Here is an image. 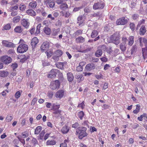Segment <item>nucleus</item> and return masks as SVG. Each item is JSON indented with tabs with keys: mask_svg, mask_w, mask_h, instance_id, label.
I'll return each mask as SVG.
<instances>
[{
	"mask_svg": "<svg viewBox=\"0 0 147 147\" xmlns=\"http://www.w3.org/2000/svg\"><path fill=\"white\" fill-rule=\"evenodd\" d=\"M87 129L84 127H79L76 130V133L79 134V138L82 139L83 138L87 135L86 131Z\"/></svg>",
	"mask_w": 147,
	"mask_h": 147,
	"instance_id": "f257e3e1",
	"label": "nucleus"
},
{
	"mask_svg": "<svg viewBox=\"0 0 147 147\" xmlns=\"http://www.w3.org/2000/svg\"><path fill=\"white\" fill-rule=\"evenodd\" d=\"M111 40L116 45H118L120 43V36L118 33H116L112 35L111 37Z\"/></svg>",
	"mask_w": 147,
	"mask_h": 147,
	"instance_id": "f03ea898",
	"label": "nucleus"
},
{
	"mask_svg": "<svg viewBox=\"0 0 147 147\" xmlns=\"http://www.w3.org/2000/svg\"><path fill=\"white\" fill-rule=\"evenodd\" d=\"M27 45L25 44H21L18 47L17 50L18 52L22 53L26 52L28 49Z\"/></svg>",
	"mask_w": 147,
	"mask_h": 147,
	"instance_id": "7ed1b4c3",
	"label": "nucleus"
},
{
	"mask_svg": "<svg viewBox=\"0 0 147 147\" xmlns=\"http://www.w3.org/2000/svg\"><path fill=\"white\" fill-rule=\"evenodd\" d=\"M104 3L102 1H100L95 3L93 6V8L94 9H102L104 7Z\"/></svg>",
	"mask_w": 147,
	"mask_h": 147,
	"instance_id": "20e7f679",
	"label": "nucleus"
},
{
	"mask_svg": "<svg viewBox=\"0 0 147 147\" xmlns=\"http://www.w3.org/2000/svg\"><path fill=\"white\" fill-rule=\"evenodd\" d=\"M41 27V24H39L36 27V30L35 32V28H32L30 30V32L31 34H34L35 36H36L40 33V28Z\"/></svg>",
	"mask_w": 147,
	"mask_h": 147,
	"instance_id": "39448f33",
	"label": "nucleus"
},
{
	"mask_svg": "<svg viewBox=\"0 0 147 147\" xmlns=\"http://www.w3.org/2000/svg\"><path fill=\"white\" fill-rule=\"evenodd\" d=\"M60 84V82L58 80H56L52 82L51 85L50 87L53 90H55L56 89H58L59 87Z\"/></svg>",
	"mask_w": 147,
	"mask_h": 147,
	"instance_id": "423d86ee",
	"label": "nucleus"
},
{
	"mask_svg": "<svg viewBox=\"0 0 147 147\" xmlns=\"http://www.w3.org/2000/svg\"><path fill=\"white\" fill-rule=\"evenodd\" d=\"M1 61L5 64H9L12 61V59L10 57L5 55L2 57L1 59Z\"/></svg>",
	"mask_w": 147,
	"mask_h": 147,
	"instance_id": "0eeeda50",
	"label": "nucleus"
},
{
	"mask_svg": "<svg viewBox=\"0 0 147 147\" xmlns=\"http://www.w3.org/2000/svg\"><path fill=\"white\" fill-rule=\"evenodd\" d=\"M128 22V20L124 17H123L118 19L116 22V24L117 25H124Z\"/></svg>",
	"mask_w": 147,
	"mask_h": 147,
	"instance_id": "6e6552de",
	"label": "nucleus"
},
{
	"mask_svg": "<svg viewBox=\"0 0 147 147\" xmlns=\"http://www.w3.org/2000/svg\"><path fill=\"white\" fill-rule=\"evenodd\" d=\"M2 44L4 46L8 48H13L16 46L12 42L5 40L2 41Z\"/></svg>",
	"mask_w": 147,
	"mask_h": 147,
	"instance_id": "1a4fd4ad",
	"label": "nucleus"
},
{
	"mask_svg": "<svg viewBox=\"0 0 147 147\" xmlns=\"http://www.w3.org/2000/svg\"><path fill=\"white\" fill-rule=\"evenodd\" d=\"M137 41L139 42L140 46L141 47L143 45V43L145 44V46L146 45H147V40L145 38H143L141 37H140L137 40Z\"/></svg>",
	"mask_w": 147,
	"mask_h": 147,
	"instance_id": "9d476101",
	"label": "nucleus"
},
{
	"mask_svg": "<svg viewBox=\"0 0 147 147\" xmlns=\"http://www.w3.org/2000/svg\"><path fill=\"white\" fill-rule=\"evenodd\" d=\"M58 71V70L57 69H52L49 72V74L48 75V77L51 78L55 77Z\"/></svg>",
	"mask_w": 147,
	"mask_h": 147,
	"instance_id": "9b49d317",
	"label": "nucleus"
},
{
	"mask_svg": "<svg viewBox=\"0 0 147 147\" xmlns=\"http://www.w3.org/2000/svg\"><path fill=\"white\" fill-rule=\"evenodd\" d=\"M49 47V43L48 42H44L40 47V49L42 51H44L48 50Z\"/></svg>",
	"mask_w": 147,
	"mask_h": 147,
	"instance_id": "f8f14e48",
	"label": "nucleus"
},
{
	"mask_svg": "<svg viewBox=\"0 0 147 147\" xmlns=\"http://www.w3.org/2000/svg\"><path fill=\"white\" fill-rule=\"evenodd\" d=\"M64 94V90H59L56 93L55 96L56 98H61L63 96Z\"/></svg>",
	"mask_w": 147,
	"mask_h": 147,
	"instance_id": "ddd939ff",
	"label": "nucleus"
},
{
	"mask_svg": "<svg viewBox=\"0 0 147 147\" xmlns=\"http://www.w3.org/2000/svg\"><path fill=\"white\" fill-rule=\"evenodd\" d=\"M21 24L23 26L26 28H28L29 25V22H28V20L24 19L22 20Z\"/></svg>",
	"mask_w": 147,
	"mask_h": 147,
	"instance_id": "4468645a",
	"label": "nucleus"
},
{
	"mask_svg": "<svg viewBox=\"0 0 147 147\" xmlns=\"http://www.w3.org/2000/svg\"><path fill=\"white\" fill-rule=\"evenodd\" d=\"M85 68L87 70L90 71L95 69V66L93 63H89L86 65Z\"/></svg>",
	"mask_w": 147,
	"mask_h": 147,
	"instance_id": "2eb2a0df",
	"label": "nucleus"
},
{
	"mask_svg": "<svg viewBox=\"0 0 147 147\" xmlns=\"http://www.w3.org/2000/svg\"><path fill=\"white\" fill-rule=\"evenodd\" d=\"M37 6V2L34 1H33L29 3V7L32 9H35Z\"/></svg>",
	"mask_w": 147,
	"mask_h": 147,
	"instance_id": "dca6fc26",
	"label": "nucleus"
},
{
	"mask_svg": "<svg viewBox=\"0 0 147 147\" xmlns=\"http://www.w3.org/2000/svg\"><path fill=\"white\" fill-rule=\"evenodd\" d=\"M26 13L29 15L32 16H36V13L32 9H29L26 11Z\"/></svg>",
	"mask_w": 147,
	"mask_h": 147,
	"instance_id": "f3484780",
	"label": "nucleus"
},
{
	"mask_svg": "<svg viewBox=\"0 0 147 147\" xmlns=\"http://www.w3.org/2000/svg\"><path fill=\"white\" fill-rule=\"evenodd\" d=\"M67 77L68 80L69 82H72L74 78V76L71 72H68L67 73Z\"/></svg>",
	"mask_w": 147,
	"mask_h": 147,
	"instance_id": "a211bd4d",
	"label": "nucleus"
},
{
	"mask_svg": "<svg viewBox=\"0 0 147 147\" xmlns=\"http://www.w3.org/2000/svg\"><path fill=\"white\" fill-rule=\"evenodd\" d=\"M59 8L61 10H65L68 7V6L65 2H63L59 6Z\"/></svg>",
	"mask_w": 147,
	"mask_h": 147,
	"instance_id": "6ab92c4d",
	"label": "nucleus"
},
{
	"mask_svg": "<svg viewBox=\"0 0 147 147\" xmlns=\"http://www.w3.org/2000/svg\"><path fill=\"white\" fill-rule=\"evenodd\" d=\"M38 42V40L37 37H34L32 40L31 44L32 47H34Z\"/></svg>",
	"mask_w": 147,
	"mask_h": 147,
	"instance_id": "aec40b11",
	"label": "nucleus"
},
{
	"mask_svg": "<svg viewBox=\"0 0 147 147\" xmlns=\"http://www.w3.org/2000/svg\"><path fill=\"white\" fill-rule=\"evenodd\" d=\"M134 37L133 36H130L128 39V45L129 46H131L133 44L134 41Z\"/></svg>",
	"mask_w": 147,
	"mask_h": 147,
	"instance_id": "412c9836",
	"label": "nucleus"
},
{
	"mask_svg": "<svg viewBox=\"0 0 147 147\" xmlns=\"http://www.w3.org/2000/svg\"><path fill=\"white\" fill-rule=\"evenodd\" d=\"M76 42L77 43H83L85 41V39L82 36H79L76 39Z\"/></svg>",
	"mask_w": 147,
	"mask_h": 147,
	"instance_id": "4be33fe9",
	"label": "nucleus"
},
{
	"mask_svg": "<svg viewBox=\"0 0 147 147\" xmlns=\"http://www.w3.org/2000/svg\"><path fill=\"white\" fill-rule=\"evenodd\" d=\"M82 33V31L81 30H78L76 31V32L73 34L72 37L73 38L75 37L76 36H78Z\"/></svg>",
	"mask_w": 147,
	"mask_h": 147,
	"instance_id": "5701e85b",
	"label": "nucleus"
},
{
	"mask_svg": "<svg viewBox=\"0 0 147 147\" xmlns=\"http://www.w3.org/2000/svg\"><path fill=\"white\" fill-rule=\"evenodd\" d=\"M69 128L67 126L65 125L61 129V132L64 134L67 133L69 130Z\"/></svg>",
	"mask_w": 147,
	"mask_h": 147,
	"instance_id": "b1692460",
	"label": "nucleus"
},
{
	"mask_svg": "<svg viewBox=\"0 0 147 147\" xmlns=\"http://www.w3.org/2000/svg\"><path fill=\"white\" fill-rule=\"evenodd\" d=\"M140 34L141 35H143L146 31V28L144 26H142L140 30Z\"/></svg>",
	"mask_w": 147,
	"mask_h": 147,
	"instance_id": "393cba45",
	"label": "nucleus"
},
{
	"mask_svg": "<svg viewBox=\"0 0 147 147\" xmlns=\"http://www.w3.org/2000/svg\"><path fill=\"white\" fill-rule=\"evenodd\" d=\"M77 20L78 22L77 23L78 24V26H79L82 24L83 22H82V21H83L84 20V19L83 18V17H82L81 16H79L77 18Z\"/></svg>",
	"mask_w": 147,
	"mask_h": 147,
	"instance_id": "a878e982",
	"label": "nucleus"
},
{
	"mask_svg": "<svg viewBox=\"0 0 147 147\" xmlns=\"http://www.w3.org/2000/svg\"><path fill=\"white\" fill-rule=\"evenodd\" d=\"M44 32L47 35H49L51 33V29L48 27H45L43 29Z\"/></svg>",
	"mask_w": 147,
	"mask_h": 147,
	"instance_id": "bb28decb",
	"label": "nucleus"
},
{
	"mask_svg": "<svg viewBox=\"0 0 147 147\" xmlns=\"http://www.w3.org/2000/svg\"><path fill=\"white\" fill-rule=\"evenodd\" d=\"M120 48L122 51L124 52L126 50V45L123 43H121L120 44Z\"/></svg>",
	"mask_w": 147,
	"mask_h": 147,
	"instance_id": "cd10ccee",
	"label": "nucleus"
},
{
	"mask_svg": "<svg viewBox=\"0 0 147 147\" xmlns=\"http://www.w3.org/2000/svg\"><path fill=\"white\" fill-rule=\"evenodd\" d=\"M102 52L101 51L97 48V50L95 52V55L96 57H100L101 56Z\"/></svg>",
	"mask_w": 147,
	"mask_h": 147,
	"instance_id": "c85d7f7f",
	"label": "nucleus"
},
{
	"mask_svg": "<svg viewBox=\"0 0 147 147\" xmlns=\"http://www.w3.org/2000/svg\"><path fill=\"white\" fill-rule=\"evenodd\" d=\"M45 53L47 55V58H49L52 55L53 51H52V50H47L45 52Z\"/></svg>",
	"mask_w": 147,
	"mask_h": 147,
	"instance_id": "c756f323",
	"label": "nucleus"
},
{
	"mask_svg": "<svg viewBox=\"0 0 147 147\" xmlns=\"http://www.w3.org/2000/svg\"><path fill=\"white\" fill-rule=\"evenodd\" d=\"M29 58V57L27 55H24L21 57V61L22 62H24L25 61Z\"/></svg>",
	"mask_w": 147,
	"mask_h": 147,
	"instance_id": "7c9ffc66",
	"label": "nucleus"
},
{
	"mask_svg": "<svg viewBox=\"0 0 147 147\" xmlns=\"http://www.w3.org/2000/svg\"><path fill=\"white\" fill-rule=\"evenodd\" d=\"M14 31L17 33H21L22 31V29L21 26H18L15 28Z\"/></svg>",
	"mask_w": 147,
	"mask_h": 147,
	"instance_id": "2f4dec72",
	"label": "nucleus"
},
{
	"mask_svg": "<svg viewBox=\"0 0 147 147\" xmlns=\"http://www.w3.org/2000/svg\"><path fill=\"white\" fill-rule=\"evenodd\" d=\"M55 3L54 0H50L49 1V5L50 8H53L55 5Z\"/></svg>",
	"mask_w": 147,
	"mask_h": 147,
	"instance_id": "473e14b6",
	"label": "nucleus"
},
{
	"mask_svg": "<svg viewBox=\"0 0 147 147\" xmlns=\"http://www.w3.org/2000/svg\"><path fill=\"white\" fill-rule=\"evenodd\" d=\"M137 49V47L136 45H134L132 47L131 50V55H132L135 53Z\"/></svg>",
	"mask_w": 147,
	"mask_h": 147,
	"instance_id": "72a5a7b5",
	"label": "nucleus"
},
{
	"mask_svg": "<svg viewBox=\"0 0 147 147\" xmlns=\"http://www.w3.org/2000/svg\"><path fill=\"white\" fill-rule=\"evenodd\" d=\"M98 33L97 30H93L91 34V37L92 38H95L98 35Z\"/></svg>",
	"mask_w": 147,
	"mask_h": 147,
	"instance_id": "f704fd0d",
	"label": "nucleus"
},
{
	"mask_svg": "<svg viewBox=\"0 0 147 147\" xmlns=\"http://www.w3.org/2000/svg\"><path fill=\"white\" fill-rule=\"evenodd\" d=\"M42 127L40 126L37 127L35 129L34 134H38L42 130Z\"/></svg>",
	"mask_w": 147,
	"mask_h": 147,
	"instance_id": "c9c22d12",
	"label": "nucleus"
},
{
	"mask_svg": "<svg viewBox=\"0 0 147 147\" xmlns=\"http://www.w3.org/2000/svg\"><path fill=\"white\" fill-rule=\"evenodd\" d=\"M8 75V72L7 71H3L0 72V76L3 77H7Z\"/></svg>",
	"mask_w": 147,
	"mask_h": 147,
	"instance_id": "e433bc0d",
	"label": "nucleus"
},
{
	"mask_svg": "<svg viewBox=\"0 0 147 147\" xmlns=\"http://www.w3.org/2000/svg\"><path fill=\"white\" fill-rule=\"evenodd\" d=\"M26 8V5L23 3L20 4L19 6V9L21 11H24Z\"/></svg>",
	"mask_w": 147,
	"mask_h": 147,
	"instance_id": "4c0bfd02",
	"label": "nucleus"
},
{
	"mask_svg": "<svg viewBox=\"0 0 147 147\" xmlns=\"http://www.w3.org/2000/svg\"><path fill=\"white\" fill-rule=\"evenodd\" d=\"M18 8V5H16L11 7H10V10L11 11H14L15 10H17Z\"/></svg>",
	"mask_w": 147,
	"mask_h": 147,
	"instance_id": "58836bf2",
	"label": "nucleus"
},
{
	"mask_svg": "<svg viewBox=\"0 0 147 147\" xmlns=\"http://www.w3.org/2000/svg\"><path fill=\"white\" fill-rule=\"evenodd\" d=\"M55 53V54L59 57L61 56L63 54V52L61 50L59 49L56 50Z\"/></svg>",
	"mask_w": 147,
	"mask_h": 147,
	"instance_id": "ea45409f",
	"label": "nucleus"
},
{
	"mask_svg": "<svg viewBox=\"0 0 147 147\" xmlns=\"http://www.w3.org/2000/svg\"><path fill=\"white\" fill-rule=\"evenodd\" d=\"M98 48L100 49L101 51L102 52L105 51L107 49V47L105 45H103L99 46Z\"/></svg>",
	"mask_w": 147,
	"mask_h": 147,
	"instance_id": "a19ab883",
	"label": "nucleus"
},
{
	"mask_svg": "<svg viewBox=\"0 0 147 147\" xmlns=\"http://www.w3.org/2000/svg\"><path fill=\"white\" fill-rule=\"evenodd\" d=\"M140 105L139 104H137L136 105V109L133 111V113L135 114H137L139 112Z\"/></svg>",
	"mask_w": 147,
	"mask_h": 147,
	"instance_id": "79ce46f5",
	"label": "nucleus"
},
{
	"mask_svg": "<svg viewBox=\"0 0 147 147\" xmlns=\"http://www.w3.org/2000/svg\"><path fill=\"white\" fill-rule=\"evenodd\" d=\"M20 19V17L19 16H17L13 18V22L16 23L18 22Z\"/></svg>",
	"mask_w": 147,
	"mask_h": 147,
	"instance_id": "37998d69",
	"label": "nucleus"
},
{
	"mask_svg": "<svg viewBox=\"0 0 147 147\" xmlns=\"http://www.w3.org/2000/svg\"><path fill=\"white\" fill-rule=\"evenodd\" d=\"M30 140L32 143L33 144L34 146L38 144L37 140L35 138L32 137Z\"/></svg>",
	"mask_w": 147,
	"mask_h": 147,
	"instance_id": "c03bdc74",
	"label": "nucleus"
},
{
	"mask_svg": "<svg viewBox=\"0 0 147 147\" xmlns=\"http://www.w3.org/2000/svg\"><path fill=\"white\" fill-rule=\"evenodd\" d=\"M46 144L47 145H54L56 144V142L54 140H51V141L48 140L46 142Z\"/></svg>",
	"mask_w": 147,
	"mask_h": 147,
	"instance_id": "a18cd8bd",
	"label": "nucleus"
},
{
	"mask_svg": "<svg viewBox=\"0 0 147 147\" xmlns=\"http://www.w3.org/2000/svg\"><path fill=\"white\" fill-rule=\"evenodd\" d=\"M11 28V26L9 24H7L5 25L3 27L2 30H9Z\"/></svg>",
	"mask_w": 147,
	"mask_h": 147,
	"instance_id": "49530a36",
	"label": "nucleus"
},
{
	"mask_svg": "<svg viewBox=\"0 0 147 147\" xmlns=\"http://www.w3.org/2000/svg\"><path fill=\"white\" fill-rule=\"evenodd\" d=\"M84 115V113L82 111H81L78 113V117L80 119H82Z\"/></svg>",
	"mask_w": 147,
	"mask_h": 147,
	"instance_id": "de8ad7c7",
	"label": "nucleus"
},
{
	"mask_svg": "<svg viewBox=\"0 0 147 147\" xmlns=\"http://www.w3.org/2000/svg\"><path fill=\"white\" fill-rule=\"evenodd\" d=\"M56 66L59 68L61 69L63 67V64L62 63H57L56 64Z\"/></svg>",
	"mask_w": 147,
	"mask_h": 147,
	"instance_id": "09e8293b",
	"label": "nucleus"
},
{
	"mask_svg": "<svg viewBox=\"0 0 147 147\" xmlns=\"http://www.w3.org/2000/svg\"><path fill=\"white\" fill-rule=\"evenodd\" d=\"M22 137L21 136L19 135L17 137V138L19 139V141L22 144H25V140L24 139H22L21 138Z\"/></svg>",
	"mask_w": 147,
	"mask_h": 147,
	"instance_id": "8fccbe9b",
	"label": "nucleus"
},
{
	"mask_svg": "<svg viewBox=\"0 0 147 147\" xmlns=\"http://www.w3.org/2000/svg\"><path fill=\"white\" fill-rule=\"evenodd\" d=\"M130 28L132 31H134L135 28V26L133 23H131L129 24Z\"/></svg>",
	"mask_w": 147,
	"mask_h": 147,
	"instance_id": "3c124183",
	"label": "nucleus"
},
{
	"mask_svg": "<svg viewBox=\"0 0 147 147\" xmlns=\"http://www.w3.org/2000/svg\"><path fill=\"white\" fill-rule=\"evenodd\" d=\"M45 132L44 131H42L39 134L40 138L42 140L43 139V136L45 134Z\"/></svg>",
	"mask_w": 147,
	"mask_h": 147,
	"instance_id": "603ef678",
	"label": "nucleus"
},
{
	"mask_svg": "<svg viewBox=\"0 0 147 147\" xmlns=\"http://www.w3.org/2000/svg\"><path fill=\"white\" fill-rule=\"evenodd\" d=\"M128 40L126 37H123L122 39V42L121 43H123L124 44L126 45V42Z\"/></svg>",
	"mask_w": 147,
	"mask_h": 147,
	"instance_id": "864d4df0",
	"label": "nucleus"
},
{
	"mask_svg": "<svg viewBox=\"0 0 147 147\" xmlns=\"http://www.w3.org/2000/svg\"><path fill=\"white\" fill-rule=\"evenodd\" d=\"M21 95V94L20 91H18L16 92L15 94V97L16 98H19Z\"/></svg>",
	"mask_w": 147,
	"mask_h": 147,
	"instance_id": "5fc2aeb1",
	"label": "nucleus"
},
{
	"mask_svg": "<svg viewBox=\"0 0 147 147\" xmlns=\"http://www.w3.org/2000/svg\"><path fill=\"white\" fill-rule=\"evenodd\" d=\"M13 117L12 116H7L6 117V120L7 121L9 122L12 119Z\"/></svg>",
	"mask_w": 147,
	"mask_h": 147,
	"instance_id": "6e6d98bb",
	"label": "nucleus"
},
{
	"mask_svg": "<svg viewBox=\"0 0 147 147\" xmlns=\"http://www.w3.org/2000/svg\"><path fill=\"white\" fill-rule=\"evenodd\" d=\"M101 14H100V13L97 12L96 13H94L93 15V17H97L98 19H99L101 16Z\"/></svg>",
	"mask_w": 147,
	"mask_h": 147,
	"instance_id": "4d7b16f0",
	"label": "nucleus"
},
{
	"mask_svg": "<svg viewBox=\"0 0 147 147\" xmlns=\"http://www.w3.org/2000/svg\"><path fill=\"white\" fill-rule=\"evenodd\" d=\"M7 3V1L6 0H2L1 1V4L2 5H6Z\"/></svg>",
	"mask_w": 147,
	"mask_h": 147,
	"instance_id": "13d9d810",
	"label": "nucleus"
},
{
	"mask_svg": "<svg viewBox=\"0 0 147 147\" xmlns=\"http://www.w3.org/2000/svg\"><path fill=\"white\" fill-rule=\"evenodd\" d=\"M53 111H54L53 112V113L55 114H60L61 112V110L57 109L56 110V109H55V110H53Z\"/></svg>",
	"mask_w": 147,
	"mask_h": 147,
	"instance_id": "bf43d9fd",
	"label": "nucleus"
},
{
	"mask_svg": "<svg viewBox=\"0 0 147 147\" xmlns=\"http://www.w3.org/2000/svg\"><path fill=\"white\" fill-rule=\"evenodd\" d=\"M83 69V67H81L79 65L76 68V70L78 71H82Z\"/></svg>",
	"mask_w": 147,
	"mask_h": 147,
	"instance_id": "052dcab7",
	"label": "nucleus"
},
{
	"mask_svg": "<svg viewBox=\"0 0 147 147\" xmlns=\"http://www.w3.org/2000/svg\"><path fill=\"white\" fill-rule=\"evenodd\" d=\"M59 57L57 55H54L53 57V59L55 60V62H57L59 60Z\"/></svg>",
	"mask_w": 147,
	"mask_h": 147,
	"instance_id": "680f3d73",
	"label": "nucleus"
},
{
	"mask_svg": "<svg viewBox=\"0 0 147 147\" xmlns=\"http://www.w3.org/2000/svg\"><path fill=\"white\" fill-rule=\"evenodd\" d=\"M82 8L81 7H75L73 11L74 12H76L78 11L80 9H81Z\"/></svg>",
	"mask_w": 147,
	"mask_h": 147,
	"instance_id": "e2e57ef3",
	"label": "nucleus"
},
{
	"mask_svg": "<svg viewBox=\"0 0 147 147\" xmlns=\"http://www.w3.org/2000/svg\"><path fill=\"white\" fill-rule=\"evenodd\" d=\"M84 11L85 13H88L90 12V10L89 7H86L84 8Z\"/></svg>",
	"mask_w": 147,
	"mask_h": 147,
	"instance_id": "0e129e2a",
	"label": "nucleus"
},
{
	"mask_svg": "<svg viewBox=\"0 0 147 147\" xmlns=\"http://www.w3.org/2000/svg\"><path fill=\"white\" fill-rule=\"evenodd\" d=\"M56 2L58 5H60L63 3V0H55Z\"/></svg>",
	"mask_w": 147,
	"mask_h": 147,
	"instance_id": "69168bd1",
	"label": "nucleus"
},
{
	"mask_svg": "<svg viewBox=\"0 0 147 147\" xmlns=\"http://www.w3.org/2000/svg\"><path fill=\"white\" fill-rule=\"evenodd\" d=\"M79 126V125L78 123H76L72 125V127L74 128H77Z\"/></svg>",
	"mask_w": 147,
	"mask_h": 147,
	"instance_id": "338daca9",
	"label": "nucleus"
},
{
	"mask_svg": "<svg viewBox=\"0 0 147 147\" xmlns=\"http://www.w3.org/2000/svg\"><path fill=\"white\" fill-rule=\"evenodd\" d=\"M60 147H67V144L65 143H61L60 144Z\"/></svg>",
	"mask_w": 147,
	"mask_h": 147,
	"instance_id": "774afa93",
	"label": "nucleus"
}]
</instances>
